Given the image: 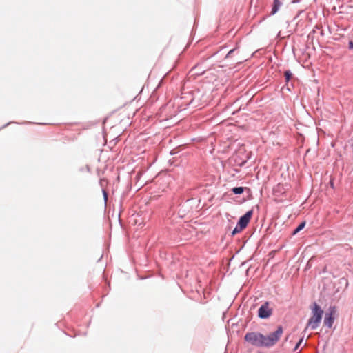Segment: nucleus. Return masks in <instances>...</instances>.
<instances>
[{
	"label": "nucleus",
	"instance_id": "nucleus-3",
	"mask_svg": "<svg viewBox=\"0 0 353 353\" xmlns=\"http://www.w3.org/2000/svg\"><path fill=\"white\" fill-rule=\"evenodd\" d=\"M263 335L259 332H248L245 336V340L252 344V345L257 347H262V339Z\"/></svg>",
	"mask_w": 353,
	"mask_h": 353
},
{
	"label": "nucleus",
	"instance_id": "nucleus-8",
	"mask_svg": "<svg viewBox=\"0 0 353 353\" xmlns=\"http://www.w3.org/2000/svg\"><path fill=\"white\" fill-rule=\"evenodd\" d=\"M282 3L279 0H274L273 6L272 8L271 14H276L279 10Z\"/></svg>",
	"mask_w": 353,
	"mask_h": 353
},
{
	"label": "nucleus",
	"instance_id": "nucleus-15",
	"mask_svg": "<svg viewBox=\"0 0 353 353\" xmlns=\"http://www.w3.org/2000/svg\"><path fill=\"white\" fill-rule=\"evenodd\" d=\"M235 49L230 50L228 53L226 55V57H230L231 55H232V53L234 52Z\"/></svg>",
	"mask_w": 353,
	"mask_h": 353
},
{
	"label": "nucleus",
	"instance_id": "nucleus-13",
	"mask_svg": "<svg viewBox=\"0 0 353 353\" xmlns=\"http://www.w3.org/2000/svg\"><path fill=\"white\" fill-rule=\"evenodd\" d=\"M303 339H304V336H303L302 338H301L299 341V342L296 343L295 347H294V350H296L299 346L301 345V343H303Z\"/></svg>",
	"mask_w": 353,
	"mask_h": 353
},
{
	"label": "nucleus",
	"instance_id": "nucleus-11",
	"mask_svg": "<svg viewBox=\"0 0 353 353\" xmlns=\"http://www.w3.org/2000/svg\"><path fill=\"white\" fill-rule=\"evenodd\" d=\"M284 75H285V81L288 82L291 79V77L292 76V73L290 70H286L284 72Z\"/></svg>",
	"mask_w": 353,
	"mask_h": 353
},
{
	"label": "nucleus",
	"instance_id": "nucleus-9",
	"mask_svg": "<svg viewBox=\"0 0 353 353\" xmlns=\"http://www.w3.org/2000/svg\"><path fill=\"white\" fill-rule=\"evenodd\" d=\"M232 191L235 194H241L243 192L244 188L243 187H235L232 189Z\"/></svg>",
	"mask_w": 353,
	"mask_h": 353
},
{
	"label": "nucleus",
	"instance_id": "nucleus-2",
	"mask_svg": "<svg viewBox=\"0 0 353 353\" xmlns=\"http://www.w3.org/2000/svg\"><path fill=\"white\" fill-rule=\"evenodd\" d=\"M283 334V328L281 326L277 327L276 330L268 336H264L262 339V347L273 346L280 339Z\"/></svg>",
	"mask_w": 353,
	"mask_h": 353
},
{
	"label": "nucleus",
	"instance_id": "nucleus-10",
	"mask_svg": "<svg viewBox=\"0 0 353 353\" xmlns=\"http://www.w3.org/2000/svg\"><path fill=\"white\" fill-rule=\"evenodd\" d=\"M305 225V222H302L293 232V234H296L299 232H300L302 229L304 228Z\"/></svg>",
	"mask_w": 353,
	"mask_h": 353
},
{
	"label": "nucleus",
	"instance_id": "nucleus-16",
	"mask_svg": "<svg viewBox=\"0 0 353 353\" xmlns=\"http://www.w3.org/2000/svg\"><path fill=\"white\" fill-rule=\"evenodd\" d=\"M349 47H350V48H353V42L352 41H350L349 43Z\"/></svg>",
	"mask_w": 353,
	"mask_h": 353
},
{
	"label": "nucleus",
	"instance_id": "nucleus-7",
	"mask_svg": "<svg viewBox=\"0 0 353 353\" xmlns=\"http://www.w3.org/2000/svg\"><path fill=\"white\" fill-rule=\"evenodd\" d=\"M182 94H183V96L181 97L182 99H185V98H187L188 99H190V101L188 102H187L186 105H192V106H194V107L196 106V103H194V99L192 97V92L183 93Z\"/></svg>",
	"mask_w": 353,
	"mask_h": 353
},
{
	"label": "nucleus",
	"instance_id": "nucleus-1",
	"mask_svg": "<svg viewBox=\"0 0 353 353\" xmlns=\"http://www.w3.org/2000/svg\"><path fill=\"white\" fill-rule=\"evenodd\" d=\"M312 316L309 319L305 330L308 327L315 330L319 327L322 319L323 311L316 303H314L312 307Z\"/></svg>",
	"mask_w": 353,
	"mask_h": 353
},
{
	"label": "nucleus",
	"instance_id": "nucleus-5",
	"mask_svg": "<svg viewBox=\"0 0 353 353\" xmlns=\"http://www.w3.org/2000/svg\"><path fill=\"white\" fill-rule=\"evenodd\" d=\"M252 215V210L248 211L243 216H241L238 225L240 226V229H244L247 227L248 223Z\"/></svg>",
	"mask_w": 353,
	"mask_h": 353
},
{
	"label": "nucleus",
	"instance_id": "nucleus-6",
	"mask_svg": "<svg viewBox=\"0 0 353 353\" xmlns=\"http://www.w3.org/2000/svg\"><path fill=\"white\" fill-rule=\"evenodd\" d=\"M334 321V318L332 316V313H326L323 321L325 325L328 327L329 328H331L332 327Z\"/></svg>",
	"mask_w": 353,
	"mask_h": 353
},
{
	"label": "nucleus",
	"instance_id": "nucleus-12",
	"mask_svg": "<svg viewBox=\"0 0 353 353\" xmlns=\"http://www.w3.org/2000/svg\"><path fill=\"white\" fill-rule=\"evenodd\" d=\"M243 229H240V226H239V225L237 224V225L234 228V229L233 230L232 232V235H234L239 232H240Z\"/></svg>",
	"mask_w": 353,
	"mask_h": 353
},
{
	"label": "nucleus",
	"instance_id": "nucleus-14",
	"mask_svg": "<svg viewBox=\"0 0 353 353\" xmlns=\"http://www.w3.org/2000/svg\"><path fill=\"white\" fill-rule=\"evenodd\" d=\"M103 196L104 198L105 203H106L107 200H108V193L105 190H103Z\"/></svg>",
	"mask_w": 353,
	"mask_h": 353
},
{
	"label": "nucleus",
	"instance_id": "nucleus-4",
	"mask_svg": "<svg viewBox=\"0 0 353 353\" xmlns=\"http://www.w3.org/2000/svg\"><path fill=\"white\" fill-rule=\"evenodd\" d=\"M272 310L270 307L268 302L262 304L258 310V316L261 319H267L272 315Z\"/></svg>",
	"mask_w": 353,
	"mask_h": 353
},
{
	"label": "nucleus",
	"instance_id": "nucleus-17",
	"mask_svg": "<svg viewBox=\"0 0 353 353\" xmlns=\"http://www.w3.org/2000/svg\"><path fill=\"white\" fill-rule=\"evenodd\" d=\"M281 188V185H278L276 188Z\"/></svg>",
	"mask_w": 353,
	"mask_h": 353
}]
</instances>
